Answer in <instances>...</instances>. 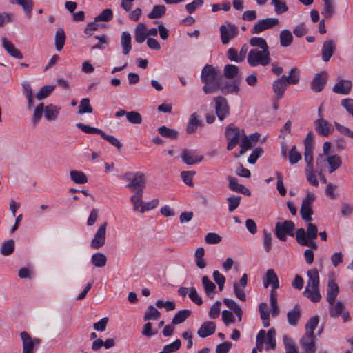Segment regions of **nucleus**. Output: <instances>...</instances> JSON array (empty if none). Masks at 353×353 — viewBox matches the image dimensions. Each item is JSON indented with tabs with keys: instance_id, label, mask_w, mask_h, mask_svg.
<instances>
[{
	"instance_id": "a19ab883",
	"label": "nucleus",
	"mask_w": 353,
	"mask_h": 353,
	"mask_svg": "<svg viewBox=\"0 0 353 353\" xmlns=\"http://www.w3.org/2000/svg\"><path fill=\"white\" fill-rule=\"evenodd\" d=\"M91 262L94 267L103 268L106 264L107 258L103 253L97 252L92 254Z\"/></svg>"
},
{
	"instance_id": "2f4dec72",
	"label": "nucleus",
	"mask_w": 353,
	"mask_h": 353,
	"mask_svg": "<svg viewBox=\"0 0 353 353\" xmlns=\"http://www.w3.org/2000/svg\"><path fill=\"white\" fill-rule=\"evenodd\" d=\"M254 144L248 139L245 134L242 137L241 140L240 141V147L241 150L239 153H234V157L235 158H238L240 156L243 155L245 152L248 150H250L253 147Z\"/></svg>"
},
{
	"instance_id": "b1692460",
	"label": "nucleus",
	"mask_w": 353,
	"mask_h": 353,
	"mask_svg": "<svg viewBox=\"0 0 353 353\" xmlns=\"http://www.w3.org/2000/svg\"><path fill=\"white\" fill-rule=\"evenodd\" d=\"M132 37L128 31H124L121 34V44L122 47V52L124 55H128L132 50Z\"/></svg>"
},
{
	"instance_id": "8fccbe9b",
	"label": "nucleus",
	"mask_w": 353,
	"mask_h": 353,
	"mask_svg": "<svg viewBox=\"0 0 353 353\" xmlns=\"http://www.w3.org/2000/svg\"><path fill=\"white\" fill-rule=\"evenodd\" d=\"M199 127V116L196 112H194L188 123L186 132L188 134H192L196 131Z\"/></svg>"
},
{
	"instance_id": "3c124183",
	"label": "nucleus",
	"mask_w": 353,
	"mask_h": 353,
	"mask_svg": "<svg viewBox=\"0 0 353 353\" xmlns=\"http://www.w3.org/2000/svg\"><path fill=\"white\" fill-rule=\"evenodd\" d=\"M113 12L110 8L104 9L99 15L94 18L95 22L103 21L108 22L112 19Z\"/></svg>"
},
{
	"instance_id": "f03ea898",
	"label": "nucleus",
	"mask_w": 353,
	"mask_h": 353,
	"mask_svg": "<svg viewBox=\"0 0 353 353\" xmlns=\"http://www.w3.org/2000/svg\"><path fill=\"white\" fill-rule=\"evenodd\" d=\"M244 130L234 126L233 124H230L225 128V135L228 141L227 150H233L241 140L242 137L244 135Z\"/></svg>"
},
{
	"instance_id": "bf43d9fd",
	"label": "nucleus",
	"mask_w": 353,
	"mask_h": 353,
	"mask_svg": "<svg viewBox=\"0 0 353 353\" xmlns=\"http://www.w3.org/2000/svg\"><path fill=\"white\" fill-rule=\"evenodd\" d=\"M223 72L226 78L233 79L239 73V68L235 65L228 64L224 67Z\"/></svg>"
},
{
	"instance_id": "2eb2a0df",
	"label": "nucleus",
	"mask_w": 353,
	"mask_h": 353,
	"mask_svg": "<svg viewBox=\"0 0 353 353\" xmlns=\"http://www.w3.org/2000/svg\"><path fill=\"white\" fill-rule=\"evenodd\" d=\"M146 179L145 175L141 172H137L133 174L131 181L125 185L128 188H133L134 191L137 188L145 187Z\"/></svg>"
},
{
	"instance_id": "423d86ee",
	"label": "nucleus",
	"mask_w": 353,
	"mask_h": 353,
	"mask_svg": "<svg viewBox=\"0 0 353 353\" xmlns=\"http://www.w3.org/2000/svg\"><path fill=\"white\" fill-rule=\"evenodd\" d=\"M216 114L220 121H223L230 114V107L227 99L223 97H217L214 99Z\"/></svg>"
},
{
	"instance_id": "aec40b11",
	"label": "nucleus",
	"mask_w": 353,
	"mask_h": 353,
	"mask_svg": "<svg viewBox=\"0 0 353 353\" xmlns=\"http://www.w3.org/2000/svg\"><path fill=\"white\" fill-rule=\"evenodd\" d=\"M287 85L288 84L284 77H281L273 82V92L276 95L278 99H281L283 97Z\"/></svg>"
},
{
	"instance_id": "c03bdc74",
	"label": "nucleus",
	"mask_w": 353,
	"mask_h": 353,
	"mask_svg": "<svg viewBox=\"0 0 353 353\" xmlns=\"http://www.w3.org/2000/svg\"><path fill=\"white\" fill-rule=\"evenodd\" d=\"M14 241L13 239H8L4 241L0 248V252L3 256H10L14 250Z\"/></svg>"
},
{
	"instance_id": "a18cd8bd",
	"label": "nucleus",
	"mask_w": 353,
	"mask_h": 353,
	"mask_svg": "<svg viewBox=\"0 0 353 353\" xmlns=\"http://www.w3.org/2000/svg\"><path fill=\"white\" fill-rule=\"evenodd\" d=\"M283 342L284 344L285 352V353H298V348L296 347L292 339L288 335L283 336Z\"/></svg>"
},
{
	"instance_id": "de8ad7c7",
	"label": "nucleus",
	"mask_w": 353,
	"mask_h": 353,
	"mask_svg": "<svg viewBox=\"0 0 353 353\" xmlns=\"http://www.w3.org/2000/svg\"><path fill=\"white\" fill-rule=\"evenodd\" d=\"M92 112L93 108L90 105V99L88 98L82 99L78 107V114H83Z\"/></svg>"
},
{
	"instance_id": "13d9d810",
	"label": "nucleus",
	"mask_w": 353,
	"mask_h": 353,
	"mask_svg": "<svg viewBox=\"0 0 353 353\" xmlns=\"http://www.w3.org/2000/svg\"><path fill=\"white\" fill-rule=\"evenodd\" d=\"M319 321V320L318 316L311 317L305 324V334L314 335V331L317 327Z\"/></svg>"
},
{
	"instance_id": "58836bf2",
	"label": "nucleus",
	"mask_w": 353,
	"mask_h": 353,
	"mask_svg": "<svg viewBox=\"0 0 353 353\" xmlns=\"http://www.w3.org/2000/svg\"><path fill=\"white\" fill-rule=\"evenodd\" d=\"M326 161H327V162L328 163V164L330 165V168H329V172L330 173L334 172L342 164V161L341 160V158L338 155H336V154L328 156L326 158Z\"/></svg>"
},
{
	"instance_id": "4be33fe9",
	"label": "nucleus",
	"mask_w": 353,
	"mask_h": 353,
	"mask_svg": "<svg viewBox=\"0 0 353 353\" xmlns=\"http://www.w3.org/2000/svg\"><path fill=\"white\" fill-rule=\"evenodd\" d=\"M20 336L23 342V353H34V346L32 343V339L28 332L25 331L21 332Z\"/></svg>"
},
{
	"instance_id": "20e7f679",
	"label": "nucleus",
	"mask_w": 353,
	"mask_h": 353,
	"mask_svg": "<svg viewBox=\"0 0 353 353\" xmlns=\"http://www.w3.org/2000/svg\"><path fill=\"white\" fill-rule=\"evenodd\" d=\"M295 225L291 220H287L282 223L278 222L275 225V235L281 241H285L287 239L286 236H294L292 233Z\"/></svg>"
},
{
	"instance_id": "680f3d73",
	"label": "nucleus",
	"mask_w": 353,
	"mask_h": 353,
	"mask_svg": "<svg viewBox=\"0 0 353 353\" xmlns=\"http://www.w3.org/2000/svg\"><path fill=\"white\" fill-rule=\"evenodd\" d=\"M301 159V154L298 152L296 147L293 145L289 152V161L291 165L296 164Z\"/></svg>"
},
{
	"instance_id": "052dcab7",
	"label": "nucleus",
	"mask_w": 353,
	"mask_h": 353,
	"mask_svg": "<svg viewBox=\"0 0 353 353\" xmlns=\"http://www.w3.org/2000/svg\"><path fill=\"white\" fill-rule=\"evenodd\" d=\"M202 283L205 292L209 296L212 297V294L214 293V291L216 288L215 284L213 283L206 276H203Z\"/></svg>"
},
{
	"instance_id": "7c9ffc66",
	"label": "nucleus",
	"mask_w": 353,
	"mask_h": 353,
	"mask_svg": "<svg viewBox=\"0 0 353 353\" xmlns=\"http://www.w3.org/2000/svg\"><path fill=\"white\" fill-rule=\"evenodd\" d=\"M65 33L64 30L62 28H59L57 29L55 33V48L56 50L60 52L64 46L65 42Z\"/></svg>"
},
{
	"instance_id": "37998d69",
	"label": "nucleus",
	"mask_w": 353,
	"mask_h": 353,
	"mask_svg": "<svg viewBox=\"0 0 353 353\" xmlns=\"http://www.w3.org/2000/svg\"><path fill=\"white\" fill-rule=\"evenodd\" d=\"M323 3V10L321 12L322 15L327 19L332 17L335 12L334 0L324 1Z\"/></svg>"
},
{
	"instance_id": "79ce46f5",
	"label": "nucleus",
	"mask_w": 353,
	"mask_h": 353,
	"mask_svg": "<svg viewBox=\"0 0 353 353\" xmlns=\"http://www.w3.org/2000/svg\"><path fill=\"white\" fill-rule=\"evenodd\" d=\"M191 314L190 310H183L179 311L173 317L172 323L174 325H179L183 323Z\"/></svg>"
},
{
	"instance_id": "0eeeda50",
	"label": "nucleus",
	"mask_w": 353,
	"mask_h": 353,
	"mask_svg": "<svg viewBox=\"0 0 353 353\" xmlns=\"http://www.w3.org/2000/svg\"><path fill=\"white\" fill-rule=\"evenodd\" d=\"M221 39L223 44H228L231 39L236 37L239 34L238 28L232 23L222 25L219 28Z\"/></svg>"
},
{
	"instance_id": "864d4df0",
	"label": "nucleus",
	"mask_w": 353,
	"mask_h": 353,
	"mask_svg": "<svg viewBox=\"0 0 353 353\" xmlns=\"http://www.w3.org/2000/svg\"><path fill=\"white\" fill-rule=\"evenodd\" d=\"M54 85H44L37 93L36 98L38 100H43L50 95L54 90Z\"/></svg>"
},
{
	"instance_id": "5fc2aeb1",
	"label": "nucleus",
	"mask_w": 353,
	"mask_h": 353,
	"mask_svg": "<svg viewBox=\"0 0 353 353\" xmlns=\"http://www.w3.org/2000/svg\"><path fill=\"white\" fill-rule=\"evenodd\" d=\"M76 126L78 129L81 130L82 132L86 134H97L101 135V134L103 133L102 130L97 128L85 125L83 123H77L76 124Z\"/></svg>"
},
{
	"instance_id": "ddd939ff",
	"label": "nucleus",
	"mask_w": 353,
	"mask_h": 353,
	"mask_svg": "<svg viewBox=\"0 0 353 353\" xmlns=\"http://www.w3.org/2000/svg\"><path fill=\"white\" fill-rule=\"evenodd\" d=\"M296 240L297 243L302 246H308L312 249L316 250L318 248L316 243L314 240L308 239L306 238V233L304 228H299L296 232Z\"/></svg>"
},
{
	"instance_id": "bb28decb",
	"label": "nucleus",
	"mask_w": 353,
	"mask_h": 353,
	"mask_svg": "<svg viewBox=\"0 0 353 353\" xmlns=\"http://www.w3.org/2000/svg\"><path fill=\"white\" fill-rule=\"evenodd\" d=\"M147 37L146 26L144 23H139L134 29V39L138 43L145 41Z\"/></svg>"
},
{
	"instance_id": "4d7b16f0",
	"label": "nucleus",
	"mask_w": 353,
	"mask_h": 353,
	"mask_svg": "<svg viewBox=\"0 0 353 353\" xmlns=\"http://www.w3.org/2000/svg\"><path fill=\"white\" fill-rule=\"evenodd\" d=\"M160 316L161 313L153 305H149L148 311L145 313L143 319L144 321L157 320Z\"/></svg>"
},
{
	"instance_id": "c85d7f7f",
	"label": "nucleus",
	"mask_w": 353,
	"mask_h": 353,
	"mask_svg": "<svg viewBox=\"0 0 353 353\" xmlns=\"http://www.w3.org/2000/svg\"><path fill=\"white\" fill-rule=\"evenodd\" d=\"M301 317V310L299 307L296 305L294 308L289 311L287 314V319L288 323L292 326L297 325Z\"/></svg>"
},
{
	"instance_id": "cd10ccee",
	"label": "nucleus",
	"mask_w": 353,
	"mask_h": 353,
	"mask_svg": "<svg viewBox=\"0 0 353 353\" xmlns=\"http://www.w3.org/2000/svg\"><path fill=\"white\" fill-rule=\"evenodd\" d=\"M216 330L215 323L211 321L204 322L200 327V337L205 338L213 334Z\"/></svg>"
},
{
	"instance_id": "473e14b6",
	"label": "nucleus",
	"mask_w": 353,
	"mask_h": 353,
	"mask_svg": "<svg viewBox=\"0 0 353 353\" xmlns=\"http://www.w3.org/2000/svg\"><path fill=\"white\" fill-rule=\"evenodd\" d=\"M59 109L53 104L46 105L44 108V117L48 121H54L59 114Z\"/></svg>"
},
{
	"instance_id": "9d476101",
	"label": "nucleus",
	"mask_w": 353,
	"mask_h": 353,
	"mask_svg": "<svg viewBox=\"0 0 353 353\" xmlns=\"http://www.w3.org/2000/svg\"><path fill=\"white\" fill-rule=\"evenodd\" d=\"M327 79V73L325 71L317 73L311 83V89L319 92L325 88Z\"/></svg>"
},
{
	"instance_id": "ea45409f",
	"label": "nucleus",
	"mask_w": 353,
	"mask_h": 353,
	"mask_svg": "<svg viewBox=\"0 0 353 353\" xmlns=\"http://www.w3.org/2000/svg\"><path fill=\"white\" fill-rule=\"evenodd\" d=\"M303 294L305 296L308 298L311 301L314 303H317L321 300V296L319 292V288H305L303 292Z\"/></svg>"
},
{
	"instance_id": "393cba45",
	"label": "nucleus",
	"mask_w": 353,
	"mask_h": 353,
	"mask_svg": "<svg viewBox=\"0 0 353 353\" xmlns=\"http://www.w3.org/2000/svg\"><path fill=\"white\" fill-rule=\"evenodd\" d=\"M2 46L10 56L16 59L23 58L22 53L15 48L13 43L5 38L2 39Z\"/></svg>"
},
{
	"instance_id": "09e8293b",
	"label": "nucleus",
	"mask_w": 353,
	"mask_h": 353,
	"mask_svg": "<svg viewBox=\"0 0 353 353\" xmlns=\"http://www.w3.org/2000/svg\"><path fill=\"white\" fill-rule=\"evenodd\" d=\"M271 4L274 7V12L277 14H281L288 10V7L285 0H272Z\"/></svg>"
},
{
	"instance_id": "774afa93",
	"label": "nucleus",
	"mask_w": 353,
	"mask_h": 353,
	"mask_svg": "<svg viewBox=\"0 0 353 353\" xmlns=\"http://www.w3.org/2000/svg\"><path fill=\"white\" fill-rule=\"evenodd\" d=\"M195 174H196V172H194V171H183V172H181V176L183 183H185L186 185H188V186L192 187L193 186L192 178Z\"/></svg>"
},
{
	"instance_id": "69168bd1",
	"label": "nucleus",
	"mask_w": 353,
	"mask_h": 353,
	"mask_svg": "<svg viewBox=\"0 0 353 353\" xmlns=\"http://www.w3.org/2000/svg\"><path fill=\"white\" fill-rule=\"evenodd\" d=\"M241 196H232L227 198V201L228 202V211L233 212L235 210L239 205L241 201Z\"/></svg>"
},
{
	"instance_id": "6ab92c4d",
	"label": "nucleus",
	"mask_w": 353,
	"mask_h": 353,
	"mask_svg": "<svg viewBox=\"0 0 353 353\" xmlns=\"http://www.w3.org/2000/svg\"><path fill=\"white\" fill-rule=\"evenodd\" d=\"M228 179L229 181V188L232 191L250 196V191L243 185L239 184L236 178L228 176Z\"/></svg>"
},
{
	"instance_id": "5701e85b",
	"label": "nucleus",
	"mask_w": 353,
	"mask_h": 353,
	"mask_svg": "<svg viewBox=\"0 0 353 353\" xmlns=\"http://www.w3.org/2000/svg\"><path fill=\"white\" fill-rule=\"evenodd\" d=\"M308 280L305 288L310 289L319 288V274L316 269L310 270L307 272Z\"/></svg>"
},
{
	"instance_id": "39448f33",
	"label": "nucleus",
	"mask_w": 353,
	"mask_h": 353,
	"mask_svg": "<svg viewBox=\"0 0 353 353\" xmlns=\"http://www.w3.org/2000/svg\"><path fill=\"white\" fill-rule=\"evenodd\" d=\"M280 21L277 18H266L257 21L250 30L251 34H258L263 31L278 26Z\"/></svg>"
},
{
	"instance_id": "f8f14e48",
	"label": "nucleus",
	"mask_w": 353,
	"mask_h": 353,
	"mask_svg": "<svg viewBox=\"0 0 353 353\" xmlns=\"http://www.w3.org/2000/svg\"><path fill=\"white\" fill-rule=\"evenodd\" d=\"M315 130L323 137H327L333 130L332 125L324 119H318L314 122Z\"/></svg>"
},
{
	"instance_id": "49530a36",
	"label": "nucleus",
	"mask_w": 353,
	"mask_h": 353,
	"mask_svg": "<svg viewBox=\"0 0 353 353\" xmlns=\"http://www.w3.org/2000/svg\"><path fill=\"white\" fill-rule=\"evenodd\" d=\"M276 331L275 329L271 328L270 329L267 334H265V342L267 343V346L265 347L266 350H269L270 349H274L276 347Z\"/></svg>"
},
{
	"instance_id": "72a5a7b5",
	"label": "nucleus",
	"mask_w": 353,
	"mask_h": 353,
	"mask_svg": "<svg viewBox=\"0 0 353 353\" xmlns=\"http://www.w3.org/2000/svg\"><path fill=\"white\" fill-rule=\"evenodd\" d=\"M70 176L71 180L77 184H85L88 182V177L82 171L71 170Z\"/></svg>"
},
{
	"instance_id": "4c0bfd02",
	"label": "nucleus",
	"mask_w": 353,
	"mask_h": 353,
	"mask_svg": "<svg viewBox=\"0 0 353 353\" xmlns=\"http://www.w3.org/2000/svg\"><path fill=\"white\" fill-rule=\"evenodd\" d=\"M165 12L166 7L164 5H156L148 14V17L151 19H159L165 14Z\"/></svg>"
},
{
	"instance_id": "0e129e2a",
	"label": "nucleus",
	"mask_w": 353,
	"mask_h": 353,
	"mask_svg": "<svg viewBox=\"0 0 353 353\" xmlns=\"http://www.w3.org/2000/svg\"><path fill=\"white\" fill-rule=\"evenodd\" d=\"M127 120L133 124H140L142 122V117L140 113L136 111L128 112Z\"/></svg>"
},
{
	"instance_id": "dca6fc26",
	"label": "nucleus",
	"mask_w": 353,
	"mask_h": 353,
	"mask_svg": "<svg viewBox=\"0 0 353 353\" xmlns=\"http://www.w3.org/2000/svg\"><path fill=\"white\" fill-rule=\"evenodd\" d=\"M301 345L307 353H314L316 351L314 335L305 334L301 339Z\"/></svg>"
},
{
	"instance_id": "4468645a",
	"label": "nucleus",
	"mask_w": 353,
	"mask_h": 353,
	"mask_svg": "<svg viewBox=\"0 0 353 353\" xmlns=\"http://www.w3.org/2000/svg\"><path fill=\"white\" fill-rule=\"evenodd\" d=\"M217 76V70L213 66L207 64L202 70L201 77L204 83H212V81H216Z\"/></svg>"
},
{
	"instance_id": "6e6d98bb",
	"label": "nucleus",
	"mask_w": 353,
	"mask_h": 353,
	"mask_svg": "<svg viewBox=\"0 0 353 353\" xmlns=\"http://www.w3.org/2000/svg\"><path fill=\"white\" fill-rule=\"evenodd\" d=\"M44 111V104L43 103H39L35 108L32 119V125L36 126L42 117Z\"/></svg>"
},
{
	"instance_id": "7ed1b4c3",
	"label": "nucleus",
	"mask_w": 353,
	"mask_h": 353,
	"mask_svg": "<svg viewBox=\"0 0 353 353\" xmlns=\"http://www.w3.org/2000/svg\"><path fill=\"white\" fill-rule=\"evenodd\" d=\"M328 312L330 316L334 319L341 316L343 323H347L351 321L350 312L345 308V305L341 302H332L329 303Z\"/></svg>"
},
{
	"instance_id": "c9c22d12",
	"label": "nucleus",
	"mask_w": 353,
	"mask_h": 353,
	"mask_svg": "<svg viewBox=\"0 0 353 353\" xmlns=\"http://www.w3.org/2000/svg\"><path fill=\"white\" fill-rule=\"evenodd\" d=\"M288 85H296L299 81V70L296 68H292L288 76L283 75Z\"/></svg>"
},
{
	"instance_id": "a211bd4d",
	"label": "nucleus",
	"mask_w": 353,
	"mask_h": 353,
	"mask_svg": "<svg viewBox=\"0 0 353 353\" xmlns=\"http://www.w3.org/2000/svg\"><path fill=\"white\" fill-rule=\"evenodd\" d=\"M336 48V44L334 41H325L322 46V59L327 62L332 57Z\"/></svg>"
},
{
	"instance_id": "c756f323",
	"label": "nucleus",
	"mask_w": 353,
	"mask_h": 353,
	"mask_svg": "<svg viewBox=\"0 0 353 353\" xmlns=\"http://www.w3.org/2000/svg\"><path fill=\"white\" fill-rule=\"evenodd\" d=\"M11 3L21 6L26 17L28 19L31 18L32 10L34 5L32 0H11Z\"/></svg>"
},
{
	"instance_id": "6e6552de",
	"label": "nucleus",
	"mask_w": 353,
	"mask_h": 353,
	"mask_svg": "<svg viewBox=\"0 0 353 353\" xmlns=\"http://www.w3.org/2000/svg\"><path fill=\"white\" fill-rule=\"evenodd\" d=\"M339 293V288L334 279V274L330 273L328 276L327 290L326 299L328 303L334 302Z\"/></svg>"
},
{
	"instance_id": "f3484780",
	"label": "nucleus",
	"mask_w": 353,
	"mask_h": 353,
	"mask_svg": "<svg viewBox=\"0 0 353 353\" xmlns=\"http://www.w3.org/2000/svg\"><path fill=\"white\" fill-rule=\"evenodd\" d=\"M182 161L188 165L196 164L199 162V156L195 150L184 149L180 155Z\"/></svg>"
},
{
	"instance_id": "f257e3e1",
	"label": "nucleus",
	"mask_w": 353,
	"mask_h": 353,
	"mask_svg": "<svg viewBox=\"0 0 353 353\" xmlns=\"http://www.w3.org/2000/svg\"><path fill=\"white\" fill-rule=\"evenodd\" d=\"M247 61L252 67L266 66L271 62L270 51L260 50L257 48L251 49L248 52Z\"/></svg>"
},
{
	"instance_id": "1a4fd4ad",
	"label": "nucleus",
	"mask_w": 353,
	"mask_h": 353,
	"mask_svg": "<svg viewBox=\"0 0 353 353\" xmlns=\"http://www.w3.org/2000/svg\"><path fill=\"white\" fill-rule=\"evenodd\" d=\"M107 222H104L97 230L91 241V247L94 249H99L105 242Z\"/></svg>"
},
{
	"instance_id": "f704fd0d",
	"label": "nucleus",
	"mask_w": 353,
	"mask_h": 353,
	"mask_svg": "<svg viewBox=\"0 0 353 353\" xmlns=\"http://www.w3.org/2000/svg\"><path fill=\"white\" fill-rule=\"evenodd\" d=\"M250 45L261 50L269 51V47L266 41L262 37H254L250 39Z\"/></svg>"
},
{
	"instance_id": "412c9836",
	"label": "nucleus",
	"mask_w": 353,
	"mask_h": 353,
	"mask_svg": "<svg viewBox=\"0 0 353 353\" xmlns=\"http://www.w3.org/2000/svg\"><path fill=\"white\" fill-rule=\"evenodd\" d=\"M352 89V82L350 80H340L333 88V91L337 94H348Z\"/></svg>"
},
{
	"instance_id": "e2e57ef3",
	"label": "nucleus",
	"mask_w": 353,
	"mask_h": 353,
	"mask_svg": "<svg viewBox=\"0 0 353 353\" xmlns=\"http://www.w3.org/2000/svg\"><path fill=\"white\" fill-rule=\"evenodd\" d=\"M306 238L308 239L315 240L318 236V228L316 225L312 223L307 224V230H305Z\"/></svg>"
},
{
	"instance_id": "e433bc0d",
	"label": "nucleus",
	"mask_w": 353,
	"mask_h": 353,
	"mask_svg": "<svg viewBox=\"0 0 353 353\" xmlns=\"http://www.w3.org/2000/svg\"><path fill=\"white\" fill-rule=\"evenodd\" d=\"M159 133L161 137L170 139H176L179 136L177 130L169 128L165 125L161 126L158 128Z\"/></svg>"
},
{
	"instance_id": "603ef678",
	"label": "nucleus",
	"mask_w": 353,
	"mask_h": 353,
	"mask_svg": "<svg viewBox=\"0 0 353 353\" xmlns=\"http://www.w3.org/2000/svg\"><path fill=\"white\" fill-rule=\"evenodd\" d=\"M300 214L304 221L310 222L312 220V215L313 214L312 205L301 204Z\"/></svg>"
},
{
	"instance_id": "9b49d317",
	"label": "nucleus",
	"mask_w": 353,
	"mask_h": 353,
	"mask_svg": "<svg viewBox=\"0 0 353 353\" xmlns=\"http://www.w3.org/2000/svg\"><path fill=\"white\" fill-rule=\"evenodd\" d=\"M263 286L267 288L271 286V290H276L279 288V278L273 269H268L263 278Z\"/></svg>"
},
{
	"instance_id": "a878e982",
	"label": "nucleus",
	"mask_w": 353,
	"mask_h": 353,
	"mask_svg": "<svg viewBox=\"0 0 353 353\" xmlns=\"http://www.w3.org/2000/svg\"><path fill=\"white\" fill-rule=\"evenodd\" d=\"M293 35L290 30L284 29L279 34V44L281 47L287 48L293 43Z\"/></svg>"
},
{
	"instance_id": "338daca9",
	"label": "nucleus",
	"mask_w": 353,
	"mask_h": 353,
	"mask_svg": "<svg viewBox=\"0 0 353 353\" xmlns=\"http://www.w3.org/2000/svg\"><path fill=\"white\" fill-rule=\"evenodd\" d=\"M213 278L214 281L219 286V291L221 292L223 289L224 284L225 282V277L220 273L218 270L213 272Z\"/></svg>"
}]
</instances>
